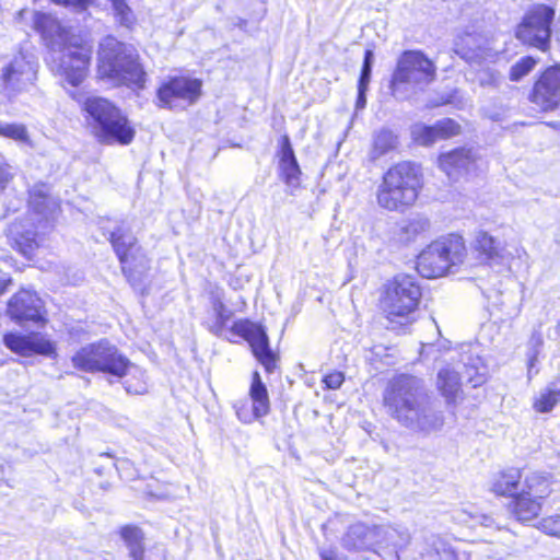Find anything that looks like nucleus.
<instances>
[{
	"label": "nucleus",
	"mask_w": 560,
	"mask_h": 560,
	"mask_svg": "<svg viewBox=\"0 0 560 560\" xmlns=\"http://www.w3.org/2000/svg\"><path fill=\"white\" fill-rule=\"evenodd\" d=\"M387 413L401 427L417 433L430 434L444 425V416L436 408L424 382L412 375L394 377L383 393Z\"/></svg>",
	"instance_id": "nucleus-1"
},
{
	"label": "nucleus",
	"mask_w": 560,
	"mask_h": 560,
	"mask_svg": "<svg viewBox=\"0 0 560 560\" xmlns=\"http://www.w3.org/2000/svg\"><path fill=\"white\" fill-rule=\"evenodd\" d=\"M33 21L51 50V70L71 86H79L88 77L91 48L50 14L35 12Z\"/></svg>",
	"instance_id": "nucleus-2"
},
{
	"label": "nucleus",
	"mask_w": 560,
	"mask_h": 560,
	"mask_svg": "<svg viewBox=\"0 0 560 560\" xmlns=\"http://www.w3.org/2000/svg\"><path fill=\"white\" fill-rule=\"evenodd\" d=\"M71 96L82 103L85 120L95 138L105 144H129L135 137V129L127 117L112 102L98 96L82 100L80 94Z\"/></svg>",
	"instance_id": "nucleus-3"
},
{
	"label": "nucleus",
	"mask_w": 560,
	"mask_h": 560,
	"mask_svg": "<svg viewBox=\"0 0 560 560\" xmlns=\"http://www.w3.org/2000/svg\"><path fill=\"white\" fill-rule=\"evenodd\" d=\"M421 188L420 167L411 162H400L384 173L376 189V201L385 210L404 213L415 205Z\"/></svg>",
	"instance_id": "nucleus-4"
},
{
	"label": "nucleus",
	"mask_w": 560,
	"mask_h": 560,
	"mask_svg": "<svg viewBox=\"0 0 560 560\" xmlns=\"http://www.w3.org/2000/svg\"><path fill=\"white\" fill-rule=\"evenodd\" d=\"M138 59V55L131 47L108 36L100 46L98 74L114 84L143 89L147 73Z\"/></svg>",
	"instance_id": "nucleus-5"
},
{
	"label": "nucleus",
	"mask_w": 560,
	"mask_h": 560,
	"mask_svg": "<svg viewBox=\"0 0 560 560\" xmlns=\"http://www.w3.org/2000/svg\"><path fill=\"white\" fill-rule=\"evenodd\" d=\"M420 299L421 289L416 278L398 275L385 284L381 307L390 323L406 325L410 323Z\"/></svg>",
	"instance_id": "nucleus-6"
},
{
	"label": "nucleus",
	"mask_w": 560,
	"mask_h": 560,
	"mask_svg": "<svg viewBox=\"0 0 560 560\" xmlns=\"http://www.w3.org/2000/svg\"><path fill=\"white\" fill-rule=\"evenodd\" d=\"M434 80V63L420 50H406L400 55L393 73L392 93L399 97L409 89H423Z\"/></svg>",
	"instance_id": "nucleus-7"
},
{
	"label": "nucleus",
	"mask_w": 560,
	"mask_h": 560,
	"mask_svg": "<svg viewBox=\"0 0 560 560\" xmlns=\"http://www.w3.org/2000/svg\"><path fill=\"white\" fill-rule=\"evenodd\" d=\"M466 254L464 240L458 235L431 243L420 253L417 269L424 278H439L444 276L452 266L463 261Z\"/></svg>",
	"instance_id": "nucleus-8"
},
{
	"label": "nucleus",
	"mask_w": 560,
	"mask_h": 560,
	"mask_svg": "<svg viewBox=\"0 0 560 560\" xmlns=\"http://www.w3.org/2000/svg\"><path fill=\"white\" fill-rule=\"evenodd\" d=\"M71 360L73 366L83 372H102L116 377L126 375L131 366L129 360L105 340L82 347Z\"/></svg>",
	"instance_id": "nucleus-9"
},
{
	"label": "nucleus",
	"mask_w": 560,
	"mask_h": 560,
	"mask_svg": "<svg viewBox=\"0 0 560 560\" xmlns=\"http://www.w3.org/2000/svg\"><path fill=\"white\" fill-rule=\"evenodd\" d=\"M38 65L32 56L22 51L0 59V86L2 94L13 101L30 92L37 81Z\"/></svg>",
	"instance_id": "nucleus-10"
},
{
	"label": "nucleus",
	"mask_w": 560,
	"mask_h": 560,
	"mask_svg": "<svg viewBox=\"0 0 560 560\" xmlns=\"http://www.w3.org/2000/svg\"><path fill=\"white\" fill-rule=\"evenodd\" d=\"M555 10L546 4L530 8L516 28V37L524 44L546 51L550 46Z\"/></svg>",
	"instance_id": "nucleus-11"
},
{
	"label": "nucleus",
	"mask_w": 560,
	"mask_h": 560,
	"mask_svg": "<svg viewBox=\"0 0 560 560\" xmlns=\"http://www.w3.org/2000/svg\"><path fill=\"white\" fill-rule=\"evenodd\" d=\"M202 82L189 77H174L158 90L159 106L172 110H184L197 102Z\"/></svg>",
	"instance_id": "nucleus-12"
},
{
	"label": "nucleus",
	"mask_w": 560,
	"mask_h": 560,
	"mask_svg": "<svg viewBox=\"0 0 560 560\" xmlns=\"http://www.w3.org/2000/svg\"><path fill=\"white\" fill-rule=\"evenodd\" d=\"M247 345L256 361L267 374L273 373L280 361L278 352L271 349L269 337L264 326L247 319Z\"/></svg>",
	"instance_id": "nucleus-13"
},
{
	"label": "nucleus",
	"mask_w": 560,
	"mask_h": 560,
	"mask_svg": "<svg viewBox=\"0 0 560 560\" xmlns=\"http://www.w3.org/2000/svg\"><path fill=\"white\" fill-rule=\"evenodd\" d=\"M530 101L542 110H552L560 105V67H550L540 74Z\"/></svg>",
	"instance_id": "nucleus-14"
},
{
	"label": "nucleus",
	"mask_w": 560,
	"mask_h": 560,
	"mask_svg": "<svg viewBox=\"0 0 560 560\" xmlns=\"http://www.w3.org/2000/svg\"><path fill=\"white\" fill-rule=\"evenodd\" d=\"M342 546L350 551H376V548L383 547L382 526L355 523L349 526L342 537Z\"/></svg>",
	"instance_id": "nucleus-15"
},
{
	"label": "nucleus",
	"mask_w": 560,
	"mask_h": 560,
	"mask_svg": "<svg viewBox=\"0 0 560 560\" xmlns=\"http://www.w3.org/2000/svg\"><path fill=\"white\" fill-rule=\"evenodd\" d=\"M3 342L11 351L23 357L34 353L49 357L55 353L54 343L39 334L9 332L4 335Z\"/></svg>",
	"instance_id": "nucleus-16"
},
{
	"label": "nucleus",
	"mask_w": 560,
	"mask_h": 560,
	"mask_svg": "<svg viewBox=\"0 0 560 560\" xmlns=\"http://www.w3.org/2000/svg\"><path fill=\"white\" fill-rule=\"evenodd\" d=\"M43 303L37 294L30 290H21L8 303V314L15 322L43 319Z\"/></svg>",
	"instance_id": "nucleus-17"
},
{
	"label": "nucleus",
	"mask_w": 560,
	"mask_h": 560,
	"mask_svg": "<svg viewBox=\"0 0 560 560\" xmlns=\"http://www.w3.org/2000/svg\"><path fill=\"white\" fill-rule=\"evenodd\" d=\"M460 133V126L452 118H443L434 125L417 124L411 128L412 139L421 145H431L438 140L448 139Z\"/></svg>",
	"instance_id": "nucleus-18"
},
{
	"label": "nucleus",
	"mask_w": 560,
	"mask_h": 560,
	"mask_svg": "<svg viewBox=\"0 0 560 560\" xmlns=\"http://www.w3.org/2000/svg\"><path fill=\"white\" fill-rule=\"evenodd\" d=\"M477 155L471 149L458 148L439 158L440 167L450 178L469 174L477 168Z\"/></svg>",
	"instance_id": "nucleus-19"
},
{
	"label": "nucleus",
	"mask_w": 560,
	"mask_h": 560,
	"mask_svg": "<svg viewBox=\"0 0 560 560\" xmlns=\"http://www.w3.org/2000/svg\"><path fill=\"white\" fill-rule=\"evenodd\" d=\"M474 247L479 253V258L490 266L504 265L510 258L502 243L485 231L477 232Z\"/></svg>",
	"instance_id": "nucleus-20"
},
{
	"label": "nucleus",
	"mask_w": 560,
	"mask_h": 560,
	"mask_svg": "<svg viewBox=\"0 0 560 560\" xmlns=\"http://www.w3.org/2000/svg\"><path fill=\"white\" fill-rule=\"evenodd\" d=\"M277 158L279 159V170L281 177L289 186H298L300 182L301 170L288 135H283L278 142Z\"/></svg>",
	"instance_id": "nucleus-21"
},
{
	"label": "nucleus",
	"mask_w": 560,
	"mask_h": 560,
	"mask_svg": "<svg viewBox=\"0 0 560 560\" xmlns=\"http://www.w3.org/2000/svg\"><path fill=\"white\" fill-rule=\"evenodd\" d=\"M8 237L12 246L27 258L32 257L39 245L38 235L30 220L11 223L8 229Z\"/></svg>",
	"instance_id": "nucleus-22"
},
{
	"label": "nucleus",
	"mask_w": 560,
	"mask_h": 560,
	"mask_svg": "<svg viewBox=\"0 0 560 560\" xmlns=\"http://www.w3.org/2000/svg\"><path fill=\"white\" fill-rule=\"evenodd\" d=\"M214 311L218 319L214 327L217 335L236 343L245 340V322H232V311H229L222 303L214 304Z\"/></svg>",
	"instance_id": "nucleus-23"
},
{
	"label": "nucleus",
	"mask_w": 560,
	"mask_h": 560,
	"mask_svg": "<svg viewBox=\"0 0 560 560\" xmlns=\"http://www.w3.org/2000/svg\"><path fill=\"white\" fill-rule=\"evenodd\" d=\"M109 241L121 262L122 271L127 273L129 268L128 257L136 244V237L125 226H118L110 232Z\"/></svg>",
	"instance_id": "nucleus-24"
},
{
	"label": "nucleus",
	"mask_w": 560,
	"mask_h": 560,
	"mask_svg": "<svg viewBox=\"0 0 560 560\" xmlns=\"http://www.w3.org/2000/svg\"><path fill=\"white\" fill-rule=\"evenodd\" d=\"M249 396L253 401L252 410L255 418H261L270 411L268 390L258 371L253 372Z\"/></svg>",
	"instance_id": "nucleus-25"
},
{
	"label": "nucleus",
	"mask_w": 560,
	"mask_h": 560,
	"mask_svg": "<svg viewBox=\"0 0 560 560\" xmlns=\"http://www.w3.org/2000/svg\"><path fill=\"white\" fill-rule=\"evenodd\" d=\"M510 510L517 521L529 522L539 514L541 500L525 493H518V495L511 501Z\"/></svg>",
	"instance_id": "nucleus-26"
},
{
	"label": "nucleus",
	"mask_w": 560,
	"mask_h": 560,
	"mask_svg": "<svg viewBox=\"0 0 560 560\" xmlns=\"http://www.w3.org/2000/svg\"><path fill=\"white\" fill-rule=\"evenodd\" d=\"M436 384L447 404L455 402L462 393L459 373L450 366L439 371Z\"/></svg>",
	"instance_id": "nucleus-27"
},
{
	"label": "nucleus",
	"mask_w": 560,
	"mask_h": 560,
	"mask_svg": "<svg viewBox=\"0 0 560 560\" xmlns=\"http://www.w3.org/2000/svg\"><path fill=\"white\" fill-rule=\"evenodd\" d=\"M521 470L511 468L494 478L491 489L498 495H511L514 499L521 491Z\"/></svg>",
	"instance_id": "nucleus-28"
},
{
	"label": "nucleus",
	"mask_w": 560,
	"mask_h": 560,
	"mask_svg": "<svg viewBox=\"0 0 560 560\" xmlns=\"http://www.w3.org/2000/svg\"><path fill=\"white\" fill-rule=\"evenodd\" d=\"M397 147L398 136L394 131L383 128L373 136L372 148L369 153L370 160L376 161L395 151Z\"/></svg>",
	"instance_id": "nucleus-29"
},
{
	"label": "nucleus",
	"mask_w": 560,
	"mask_h": 560,
	"mask_svg": "<svg viewBox=\"0 0 560 560\" xmlns=\"http://www.w3.org/2000/svg\"><path fill=\"white\" fill-rule=\"evenodd\" d=\"M430 221L423 217L413 218L402 223L395 232V237L402 244L413 242L418 236L427 232Z\"/></svg>",
	"instance_id": "nucleus-30"
},
{
	"label": "nucleus",
	"mask_w": 560,
	"mask_h": 560,
	"mask_svg": "<svg viewBox=\"0 0 560 560\" xmlns=\"http://www.w3.org/2000/svg\"><path fill=\"white\" fill-rule=\"evenodd\" d=\"M549 482L546 476L540 472H529L525 476L524 482H521L520 493L545 499L549 494Z\"/></svg>",
	"instance_id": "nucleus-31"
},
{
	"label": "nucleus",
	"mask_w": 560,
	"mask_h": 560,
	"mask_svg": "<svg viewBox=\"0 0 560 560\" xmlns=\"http://www.w3.org/2000/svg\"><path fill=\"white\" fill-rule=\"evenodd\" d=\"M121 537L125 540L129 555L133 560H142L143 556V535L141 529L135 526H126L121 529Z\"/></svg>",
	"instance_id": "nucleus-32"
},
{
	"label": "nucleus",
	"mask_w": 560,
	"mask_h": 560,
	"mask_svg": "<svg viewBox=\"0 0 560 560\" xmlns=\"http://www.w3.org/2000/svg\"><path fill=\"white\" fill-rule=\"evenodd\" d=\"M422 560H456V555L446 541L435 537L430 548L422 553Z\"/></svg>",
	"instance_id": "nucleus-33"
},
{
	"label": "nucleus",
	"mask_w": 560,
	"mask_h": 560,
	"mask_svg": "<svg viewBox=\"0 0 560 560\" xmlns=\"http://www.w3.org/2000/svg\"><path fill=\"white\" fill-rule=\"evenodd\" d=\"M560 401V389L546 387L541 389L534 401V408L538 412H549Z\"/></svg>",
	"instance_id": "nucleus-34"
},
{
	"label": "nucleus",
	"mask_w": 560,
	"mask_h": 560,
	"mask_svg": "<svg viewBox=\"0 0 560 560\" xmlns=\"http://www.w3.org/2000/svg\"><path fill=\"white\" fill-rule=\"evenodd\" d=\"M383 547L402 548L409 540L410 535L407 530H399L390 526H382Z\"/></svg>",
	"instance_id": "nucleus-35"
},
{
	"label": "nucleus",
	"mask_w": 560,
	"mask_h": 560,
	"mask_svg": "<svg viewBox=\"0 0 560 560\" xmlns=\"http://www.w3.org/2000/svg\"><path fill=\"white\" fill-rule=\"evenodd\" d=\"M48 191L49 188L45 184L35 185L30 190V203L38 214H44L47 208Z\"/></svg>",
	"instance_id": "nucleus-36"
},
{
	"label": "nucleus",
	"mask_w": 560,
	"mask_h": 560,
	"mask_svg": "<svg viewBox=\"0 0 560 560\" xmlns=\"http://www.w3.org/2000/svg\"><path fill=\"white\" fill-rule=\"evenodd\" d=\"M479 46L472 35L466 34L464 37L458 38L454 44V51L463 59L470 60L478 56L477 49Z\"/></svg>",
	"instance_id": "nucleus-37"
},
{
	"label": "nucleus",
	"mask_w": 560,
	"mask_h": 560,
	"mask_svg": "<svg viewBox=\"0 0 560 560\" xmlns=\"http://www.w3.org/2000/svg\"><path fill=\"white\" fill-rule=\"evenodd\" d=\"M112 4L115 19L124 26L130 27L136 19L132 10L125 0H108Z\"/></svg>",
	"instance_id": "nucleus-38"
},
{
	"label": "nucleus",
	"mask_w": 560,
	"mask_h": 560,
	"mask_svg": "<svg viewBox=\"0 0 560 560\" xmlns=\"http://www.w3.org/2000/svg\"><path fill=\"white\" fill-rule=\"evenodd\" d=\"M0 136L18 142L30 143V136L23 124L0 125Z\"/></svg>",
	"instance_id": "nucleus-39"
},
{
	"label": "nucleus",
	"mask_w": 560,
	"mask_h": 560,
	"mask_svg": "<svg viewBox=\"0 0 560 560\" xmlns=\"http://www.w3.org/2000/svg\"><path fill=\"white\" fill-rule=\"evenodd\" d=\"M536 65V60L532 57H523L515 65L511 67L510 79L512 81H520L523 77L527 75Z\"/></svg>",
	"instance_id": "nucleus-40"
},
{
	"label": "nucleus",
	"mask_w": 560,
	"mask_h": 560,
	"mask_svg": "<svg viewBox=\"0 0 560 560\" xmlns=\"http://www.w3.org/2000/svg\"><path fill=\"white\" fill-rule=\"evenodd\" d=\"M374 62V52L371 49H366L364 52L363 65L358 82V89H366L371 81L372 67Z\"/></svg>",
	"instance_id": "nucleus-41"
},
{
	"label": "nucleus",
	"mask_w": 560,
	"mask_h": 560,
	"mask_svg": "<svg viewBox=\"0 0 560 560\" xmlns=\"http://www.w3.org/2000/svg\"><path fill=\"white\" fill-rule=\"evenodd\" d=\"M15 177V168L7 161L0 152V192L10 185Z\"/></svg>",
	"instance_id": "nucleus-42"
},
{
	"label": "nucleus",
	"mask_w": 560,
	"mask_h": 560,
	"mask_svg": "<svg viewBox=\"0 0 560 560\" xmlns=\"http://www.w3.org/2000/svg\"><path fill=\"white\" fill-rule=\"evenodd\" d=\"M544 338L542 334L539 330H534L532 334V337L529 339V345L533 349V354L530 355L528 360V377L532 378L533 369L537 361V357L540 352V348L542 347Z\"/></svg>",
	"instance_id": "nucleus-43"
},
{
	"label": "nucleus",
	"mask_w": 560,
	"mask_h": 560,
	"mask_svg": "<svg viewBox=\"0 0 560 560\" xmlns=\"http://www.w3.org/2000/svg\"><path fill=\"white\" fill-rule=\"evenodd\" d=\"M54 4L69 9L75 13L85 12L90 7L94 5L96 0H50Z\"/></svg>",
	"instance_id": "nucleus-44"
},
{
	"label": "nucleus",
	"mask_w": 560,
	"mask_h": 560,
	"mask_svg": "<svg viewBox=\"0 0 560 560\" xmlns=\"http://www.w3.org/2000/svg\"><path fill=\"white\" fill-rule=\"evenodd\" d=\"M538 528L547 535L560 537V513L544 517L539 522Z\"/></svg>",
	"instance_id": "nucleus-45"
},
{
	"label": "nucleus",
	"mask_w": 560,
	"mask_h": 560,
	"mask_svg": "<svg viewBox=\"0 0 560 560\" xmlns=\"http://www.w3.org/2000/svg\"><path fill=\"white\" fill-rule=\"evenodd\" d=\"M500 79V74L492 70H485L480 72L478 77L480 85L489 88L499 86Z\"/></svg>",
	"instance_id": "nucleus-46"
},
{
	"label": "nucleus",
	"mask_w": 560,
	"mask_h": 560,
	"mask_svg": "<svg viewBox=\"0 0 560 560\" xmlns=\"http://www.w3.org/2000/svg\"><path fill=\"white\" fill-rule=\"evenodd\" d=\"M343 381L345 376L341 372H332L324 377V383L330 389H338Z\"/></svg>",
	"instance_id": "nucleus-47"
},
{
	"label": "nucleus",
	"mask_w": 560,
	"mask_h": 560,
	"mask_svg": "<svg viewBox=\"0 0 560 560\" xmlns=\"http://www.w3.org/2000/svg\"><path fill=\"white\" fill-rule=\"evenodd\" d=\"M470 371H471V369L466 368V372H467V375H468L467 382L469 384H471L472 387H478V386L482 385L486 382V376H485L483 373H478L476 371L475 374L472 375L470 373Z\"/></svg>",
	"instance_id": "nucleus-48"
},
{
	"label": "nucleus",
	"mask_w": 560,
	"mask_h": 560,
	"mask_svg": "<svg viewBox=\"0 0 560 560\" xmlns=\"http://www.w3.org/2000/svg\"><path fill=\"white\" fill-rule=\"evenodd\" d=\"M125 388L128 393L136 395L143 394L147 392L145 383H137L133 385L129 381H126Z\"/></svg>",
	"instance_id": "nucleus-49"
},
{
	"label": "nucleus",
	"mask_w": 560,
	"mask_h": 560,
	"mask_svg": "<svg viewBox=\"0 0 560 560\" xmlns=\"http://www.w3.org/2000/svg\"><path fill=\"white\" fill-rule=\"evenodd\" d=\"M322 560H342L336 549H322L319 551Z\"/></svg>",
	"instance_id": "nucleus-50"
},
{
	"label": "nucleus",
	"mask_w": 560,
	"mask_h": 560,
	"mask_svg": "<svg viewBox=\"0 0 560 560\" xmlns=\"http://www.w3.org/2000/svg\"><path fill=\"white\" fill-rule=\"evenodd\" d=\"M366 89H358V97L355 102L357 109H363L366 105Z\"/></svg>",
	"instance_id": "nucleus-51"
},
{
	"label": "nucleus",
	"mask_w": 560,
	"mask_h": 560,
	"mask_svg": "<svg viewBox=\"0 0 560 560\" xmlns=\"http://www.w3.org/2000/svg\"><path fill=\"white\" fill-rule=\"evenodd\" d=\"M9 282L10 279L0 270V294L5 291Z\"/></svg>",
	"instance_id": "nucleus-52"
},
{
	"label": "nucleus",
	"mask_w": 560,
	"mask_h": 560,
	"mask_svg": "<svg viewBox=\"0 0 560 560\" xmlns=\"http://www.w3.org/2000/svg\"><path fill=\"white\" fill-rule=\"evenodd\" d=\"M25 13H27V11H26V10H20V11L18 12V18H19V19H22V18L24 16V14H25Z\"/></svg>",
	"instance_id": "nucleus-53"
},
{
	"label": "nucleus",
	"mask_w": 560,
	"mask_h": 560,
	"mask_svg": "<svg viewBox=\"0 0 560 560\" xmlns=\"http://www.w3.org/2000/svg\"><path fill=\"white\" fill-rule=\"evenodd\" d=\"M557 329L559 330L560 332V320H559V324L557 325Z\"/></svg>",
	"instance_id": "nucleus-54"
},
{
	"label": "nucleus",
	"mask_w": 560,
	"mask_h": 560,
	"mask_svg": "<svg viewBox=\"0 0 560 560\" xmlns=\"http://www.w3.org/2000/svg\"><path fill=\"white\" fill-rule=\"evenodd\" d=\"M236 415H237L238 417H241V413H240V410H238V409H236Z\"/></svg>",
	"instance_id": "nucleus-55"
},
{
	"label": "nucleus",
	"mask_w": 560,
	"mask_h": 560,
	"mask_svg": "<svg viewBox=\"0 0 560 560\" xmlns=\"http://www.w3.org/2000/svg\"><path fill=\"white\" fill-rule=\"evenodd\" d=\"M559 23H560V15H559Z\"/></svg>",
	"instance_id": "nucleus-56"
}]
</instances>
